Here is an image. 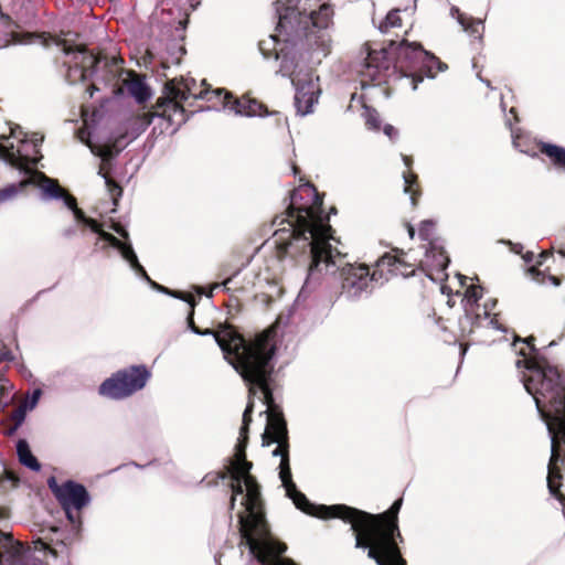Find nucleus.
<instances>
[{
	"mask_svg": "<svg viewBox=\"0 0 565 565\" xmlns=\"http://www.w3.org/2000/svg\"><path fill=\"white\" fill-rule=\"evenodd\" d=\"M353 532L355 533V548L367 550V557L373 561H376L381 555H383L374 539L366 536L361 527Z\"/></svg>",
	"mask_w": 565,
	"mask_h": 565,
	"instance_id": "cd10ccee",
	"label": "nucleus"
},
{
	"mask_svg": "<svg viewBox=\"0 0 565 565\" xmlns=\"http://www.w3.org/2000/svg\"><path fill=\"white\" fill-rule=\"evenodd\" d=\"M377 547L391 565H407L406 561L402 557L397 542L392 541L390 534L384 533L380 535L377 540Z\"/></svg>",
	"mask_w": 565,
	"mask_h": 565,
	"instance_id": "4be33fe9",
	"label": "nucleus"
},
{
	"mask_svg": "<svg viewBox=\"0 0 565 565\" xmlns=\"http://www.w3.org/2000/svg\"><path fill=\"white\" fill-rule=\"evenodd\" d=\"M0 565H46L22 543L13 540L10 532L0 531Z\"/></svg>",
	"mask_w": 565,
	"mask_h": 565,
	"instance_id": "f8f14e48",
	"label": "nucleus"
},
{
	"mask_svg": "<svg viewBox=\"0 0 565 565\" xmlns=\"http://www.w3.org/2000/svg\"><path fill=\"white\" fill-rule=\"evenodd\" d=\"M375 267L377 270H383V277L380 279L382 285L392 278H408L415 273L412 265L391 253L382 255L375 262Z\"/></svg>",
	"mask_w": 565,
	"mask_h": 565,
	"instance_id": "f3484780",
	"label": "nucleus"
},
{
	"mask_svg": "<svg viewBox=\"0 0 565 565\" xmlns=\"http://www.w3.org/2000/svg\"><path fill=\"white\" fill-rule=\"evenodd\" d=\"M332 13L333 12L328 4H321L319 7L318 11H316V10H310L309 12L307 11V15H310V18H311L310 19L311 26L320 29V30L328 28V24H329V21L331 20Z\"/></svg>",
	"mask_w": 565,
	"mask_h": 565,
	"instance_id": "2f4dec72",
	"label": "nucleus"
},
{
	"mask_svg": "<svg viewBox=\"0 0 565 565\" xmlns=\"http://www.w3.org/2000/svg\"><path fill=\"white\" fill-rule=\"evenodd\" d=\"M93 135H94V131H88L85 129H81L78 131L79 140L90 149L92 153L102 158L104 161L109 160L113 157L111 147L107 146V145L98 146V145L94 143L93 139H92Z\"/></svg>",
	"mask_w": 565,
	"mask_h": 565,
	"instance_id": "a878e982",
	"label": "nucleus"
},
{
	"mask_svg": "<svg viewBox=\"0 0 565 565\" xmlns=\"http://www.w3.org/2000/svg\"><path fill=\"white\" fill-rule=\"evenodd\" d=\"M14 360V355L10 350L0 351V362H11Z\"/></svg>",
	"mask_w": 565,
	"mask_h": 565,
	"instance_id": "680f3d73",
	"label": "nucleus"
},
{
	"mask_svg": "<svg viewBox=\"0 0 565 565\" xmlns=\"http://www.w3.org/2000/svg\"><path fill=\"white\" fill-rule=\"evenodd\" d=\"M217 334L228 345L231 355L225 360L244 380L245 383L264 384L266 377L271 376V363L276 347L267 338H259L247 342L230 324H218Z\"/></svg>",
	"mask_w": 565,
	"mask_h": 565,
	"instance_id": "7ed1b4c3",
	"label": "nucleus"
},
{
	"mask_svg": "<svg viewBox=\"0 0 565 565\" xmlns=\"http://www.w3.org/2000/svg\"><path fill=\"white\" fill-rule=\"evenodd\" d=\"M297 0H276L274 2L275 14L278 19L275 34L271 41L290 49H302L308 39L310 15H307V7L296 3Z\"/></svg>",
	"mask_w": 565,
	"mask_h": 565,
	"instance_id": "423d86ee",
	"label": "nucleus"
},
{
	"mask_svg": "<svg viewBox=\"0 0 565 565\" xmlns=\"http://www.w3.org/2000/svg\"><path fill=\"white\" fill-rule=\"evenodd\" d=\"M561 480H562V475H561L559 470L556 468L550 467L548 476H547V483H548L550 491L553 494H557L559 492Z\"/></svg>",
	"mask_w": 565,
	"mask_h": 565,
	"instance_id": "58836bf2",
	"label": "nucleus"
},
{
	"mask_svg": "<svg viewBox=\"0 0 565 565\" xmlns=\"http://www.w3.org/2000/svg\"><path fill=\"white\" fill-rule=\"evenodd\" d=\"M111 228L121 237L128 238L129 234L128 232L120 225V224H114Z\"/></svg>",
	"mask_w": 565,
	"mask_h": 565,
	"instance_id": "0e129e2a",
	"label": "nucleus"
},
{
	"mask_svg": "<svg viewBox=\"0 0 565 565\" xmlns=\"http://www.w3.org/2000/svg\"><path fill=\"white\" fill-rule=\"evenodd\" d=\"M274 444L276 445V448L271 451V456L280 458L279 479L286 491V497H288L294 502L298 510L319 519L320 508L323 504H316L310 502L306 494L297 489V486L292 480L289 463V439L273 441V445Z\"/></svg>",
	"mask_w": 565,
	"mask_h": 565,
	"instance_id": "9b49d317",
	"label": "nucleus"
},
{
	"mask_svg": "<svg viewBox=\"0 0 565 565\" xmlns=\"http://www.w3.org/2000/svg\"><path fill=\"white\" fill-rule=\"evenodd\" d=\"M58 201H62L64 206L71 210L72 212L78 207L76 199L73 195L67 194L65 192L63 193V199H60Z\"/></svg>",
	"mask_w": 565,
	"mask_h": 565,
	"instance_id": "864d4df0",
	"label": "nucleus"
},
{
	"mask_svg": "<svg viewBox=\"0 0 565 565\" xmlns=\"http://www.w3.org/2000/svg\"><path fill=\"white\" fill-rule=\"evenodd\" d=\"M483 319L484 321H487V326H491L492 328L497 329V330H503V327L502 324L499 322V318L497 315H493V317L490 318V315L487 312V310L483 311Z\"/></svg>",
	"mask_w": 565,
	"mask_h": 565,
	"instance_id": "5fc2aeb1",
	"label": "nucleus"
},
{
	"mask_svg": "<svg viewBox=\"0 0 565 565\" xmlns=\"http://www.w3.org/2000/svg\"><path fill=\"white\" fill-rule=\"evenodd\" d=\"M15 450L19 462L23 467L34 472H39L41 470L42 466L38 458L32 454L26 439H19L15 445Z\"/></svg>",
	"mask_w": 565,
	"mask_h": 565,
	"instance_id": "b1692460",
	"label": "nucleus"
},
{
	"mask_svg": "<svg viewBox=\"0 0 565 565\" xmlns=\"http://www.w3.org/2000/svg\"><path fill=\"white\" fill-rule=\"evenodd\" d=\"M285 552H281V553H274V552H269V551H266L265 548H263L262 546H259L255 554H250L253 557L256 558L257 562H259L262 565H270V562H269V556H279L281 554H284Z\"/></svg>",
	"mask_w": 565,
	"mask_h": 565,
	"instance_id": "37998d69",
	"label": "nucleus"
},
{
	"mask_svg": "<svg viewBox=\"0 0 565 565\" xmlns=\"http://www.w3.org/2000/svg\"><path fill=\"white\" fill-rule=\"evenodd\" d=\"M98 235L102 239L108 242L111 247L119 250L121 257L129 264L131 270L135 273H143V267L139 263L138 256L130 243H122L116 236L105 231H102Z\"/></svg>",
	"mask_w": 565,
	"mask_h": 565,
	"instance_id": "412c9836",
	"label": "nucleus"
},
{
	"mask_svg": "<svg viewBox=\"0 0 565 565\" xmlns=\"http://www.w3.org/2000/svg\"><path fill=\"white\" fill-rule=\"evenodd\" d=\"M56 45L62 46V52L64 55H73L74 60H78V52L76 51L77 45H72L66 40H60L56 42Z\"/></svg>",
	"mask_w": 565,
	"mask_h": 565,
	"instance_id": "c03bdc74",
	"label": "nucleus"
},
{
	"mask_svg": "<svg viewBox=\"0 0 565 565\" xmlns=\"http://www.w3.org/2000/svg\"><path fill=\"white\" fill-rule=\"evenodd\" d=\"M186 327L188 330L195 335H198V333H201V329L198 328L194 323V308H191L190 312L186 316Z\"/></svg>",
	"mask_w": 565,
	"mask_h": 565,
	"instance_id": "603ef678",
	"label": "nucleus"
},
{
	"mask_svg": "<svg viewBox=\"0 0 565 565\" xmlns=\"http://www.w3.org/2000/svg\"><path fill=\"white\" fill-rule=\"evenodd\" d=\"M126 87L130 96L138 104H142L150 99L151 97V88L147 84L145 77H138L126 82Z\"/></svg>",
	"mask_w": 565,
	"mask_h": 565,
	"instance_id": "393cba45",
	"label": "nucleus"
},
{
	"mask_svg": "<svg viewBox=\"0 0 565 565\" xmlns=\"http://www.w3.org/2000/svg\"><path fill=\"white\" fill-rule=\"evenodd\" d=\"M364 109L365 122L369 126V128L373 130H379L381 125L379 113L375 109L369 107H364Z\"/></svg>",
	"mask_w": 565,
	"mask_h": 565,
	"instance_id": "a19ab883",
	"label": "nucleus"
},
{
	"mask_svg": "<svg viewBox=\"0 0 565 565\" xmlns=\"http://www.w3.org/2000/svg\"><path fill=\"white\" fill-rule=\"evenodd\" d=\"M41 396L42 390L34 388L31 394L26 395L25 399L21 403V405L24 406L26 411H32L39 404Z\"/></svg>",
	"mask_w": 565,
	"mask_h": 565,
	"instance_id": "79ce46f5",
	"label": "nucleus"
},
{
	"mask_svg": "<svg viewBox=\"0 0 565 565\" xmlns=\"http://www.w3.org/2000/svg\"><path fill=\"white\" fill-rule=\"evenodd\" d=\"M199 337H213L215 343L220 348V350L223 352L224 360H228V355H231V351L228 350V345L224 343V341L221 339V335L216 333V331H213L211 329H201V333H198Z\"/></svg>",
	"mask_w": 565,
	"mask_h": 565,
	"instance_id": "e433bc0d",
	"label": "nucleus"
},
{
	"mask_svg": "<svg viewBox=\"0 0 565 565\" xmlns=\"http://www.w3.org/2000/svg\"><path fill=\"white\" fill-rule=\"evenodd\" d=\"M429 63L435 64L438 72H445L448 68L446 63L439 61L433 53L428 52V56H426L423 67L426 70V77L430 79H434L435 75L431 74V66Z\"/></svg>",
	"mask_w": 565,
	"mask_h": 565,
	"instance_id": "f704fd0d",
	"label": "nucleus"
},
{
	"mask_svg": "<svg viewBox=\"0 0 565 565\" xmlns=\"http://www.w3.org/2000/svg\"><path fill=\"white\" fill-rule=\"evenodd\" d=\"M418 236L422 241L426 242L424 245L439 242L437 238H435V224L430 220H424L420 222L418 227Z\"/></svg>",
	"mask_w": 565,
	"mask_h": 565,
	"instance_id": "72a5a7b5",
	"label": "nucleus"
},
{
	"mask_svg": "<svg viewBox=\"0 0 565 565\" xmlns=\"http://www.w3.org/2000/svg\"><path fill=\"white\" fill-rule=\"evenodd\" d=\"M18 183H10L0 189V204L14 199L20 194L26 186L33 184L34 180L29 175Z\"/></svg>",
	"mask_w": 565,
	"mask_h": 565,
	"instance_id": "7c9ffc66",
	"label": "nucleus"
},
{
	"mask_svg": "<svg viewBox=\"0 0 565 565\" xmlns=\"http://www.w3.org/2000/svg\"><path fill=\"white\" fill-rule=\"evenodd\" d=\"M76 51L78 52V58L81 57V64L83 66L82 81L86 79V66L90 70V76L97 73V65L99 63V58L94 54L88 52L85 45H77Z\"/></svg>",
	"mask_w": 565,
	"mask_h": 565,
	"instance_id": "c756f323",
	"label": "nucleus"
},
{
	"mask_svg": "<svg viewBox=\"0 0 565 565\" xmlns=\"http://www.w3.org/2000/svg\"><path fill=\"white\" fill-rule=\"evenodd\" d=\"M402 178H403V181H404V183H405V186H404V189H403V192H404L405 194H409V202H411V204H412L413 206H415L416 202H415L414 195H413V193H412V191H411V185H412V183H413V179H415L416 177H415V175L409 177V175H407V174L404 172V173L402 174Z\"/></svg>",
	"mask_w": 565,
	"mask_h": 565,
	"instance_id": "de8ad7c7",
	"label": "nucleus"
},
{
	"mask_svg": "<svg viewBox=\"0 0 565 565\" xmlns=\"http://www.w3.org/2000/svg\"><path fill=\"white\" fill-rule=\"evenodd\" d=\"M523 341L529 345L531 352L534 353L532 356H540L539 354H536L537 350L534 344L535 338L533 335L527 337Z\"/></svg>",
	"mask_w": 565,
	"mask_h": 565,
	"instance_id": "e2e57ef3",
	"label": "nucleus"
},
{
	"mask_svg": "<svg viewBox=\"0 0 565 565\" xmlns=\"http://www.w3.org/2000/svg\"><path fill=\"white\" fill-rule=\"evenodd\" d=\"M300 49H290V46L282 45L279 51L275 53L276 58H280V67L276 75L290 78L291 85H295L296 79L312 78L310 74H302L303 68L297 62V53Z\"/></svg>",
	"mask_w": 565,
	"mask_h": 565,
	"instance_id": "dca6fc26",
	"label": "nucleus"
},
{
	"mask_svg": "<svg viewBox=\"0 0 565 565\" xmlns=\"http://www.w3.org/2000/svg\"><path fill=\"white\" fill-rule=\"evenodd\" d=\"M151 377L145 364L129 365L114 372L98 387V394L111 401H119L142 390Z\"/></svg>",
	"mask_w": 565,
	"mask_h": 565,
	"instance_id": "1a4fd4ad",
	"label": "nucleus"
},
{
	"mask_svg": "<svg viewBox=\"0 0 565 565\" xmlns=\"http://www.w3.org/2000/svg\"><path fill=\"white\" fill-rule=\"evenodd\" d=\"M26 412L28 411L25 407L20 404L19 407L12 413L11 418L18 425H22L25 420Z\"/></svg>",
	"mask_w": 565,
	"mask_h": 565,
	"instance_id": "8fccbe9b",
	"label": "nucleus"
},
{
	"mask_svg": "<svg viewBox=\"0 0 565 565\" xmlns=\"http://www.w3.org/2000/svg\"><path fill=\"white\" fill-rule=\"evenodd\" d=\"M402 499L393 502L387 512L392 519L388 521L385 529H382L380 518H383L386 514L375 515L345 504L322 505L320 508L319 519H340L343 522L351 524V531H358L361 526L365 535L374 539L376 544L380 535L384 533L390 534L392 541H396V537H398L402 542L403 539L397 525V514L402 508Z\"/></svg>",
	"mask_w": 565,
	"mask_h": 565,
	"instance_id": "39448f33",
	"label": "nucleus"
},
{
	"mask_svg": "<svg viewBox=\"0 0 565 565\" xmlns=\"http://www.w3.org/2000/svg\"><path fill=\"white\" fill-rule=\"evenodd\" d=\"M98 175H100L105 180V184L108 189L109 194L111 195L113 204L117 205L119 198L122 195L121 186L114 182L110 178L105 175L102 171H98Z\"/></svg>",
	"mask_w": 565,
	"mask_h": 565,
	"instance_id": "c9c22d12",
	"label": "nucleus"
},
{
	"mask_svg": "<svg viewBox=\"0 0 565 565\" xmlns=\"http://www.w3.org/2000/svg\"><path fill=\"white\" fill-rule=\"evenodd\" d=\"M300 199L299 193L294 190L290 194V205L287 207L286 215L276 217V221H279V224L288 223L289 228H280L276 231L275 235L277 236L276 243L278 248L286 256H295L299 252L308 253L309 247L303 245V243L299 242L294 247L291 244L296 242L298 236H309L308 232H305V223H307V217L302 214H306L312 223L323 222L329 224V220L323 218L321 215H316L315 212L310 207H296L297 200Z\"/></svg>",
	"mask_w": 565,
	"mask_h": 565,
	"instance_id": "0eeeda50",
	"label": "nucleus"
},
{
	"mask_svg": "<svg viewBox=\"0 0 565 565\" xmlns=\"http://www.w3.org/2000/svg\"><path fill=\"white\" fill-rule=\"evenodd\" d=\"M164 90H166L167 94H169L170 98L173 102L175 99L188 100L190 95H191L189 90H183V89L177 87L172 82H169L164 86Z\"/></svg>",
	"mask_w": 565,
	"mask_h": 565,
	"instance_id": "ea45409f",
	"label": "nucleus"
},
{
	"mask_svg": "<svg viewBox=\"0 0 565 565\" xmlns=\"http://www.w3.org/2000/svg\"><path fill=\"white\" fill-rule=\"evenodd\" d=\"M172 113L177 114V113H181V114H184L185 113V109L184 107L181 105V104H178L172 100V104L169 108Z\"/></svg>",
	"mask_w": 565,
	"mask_h": 565,
	"instance_id": "774afa93",
	"label": "nucleus"
},
{
	"mask_svg": "<svg viewBox=\"0 0 565 565\" xmlns=\"http://www.w3.org/2000/svg\"><path fill=\"white\" fill-rule=\"evenodd\" d=\"M399 10H392L390 11L383 23L380 24L379 30L381 32H387L388 29L399 26L401 25V19L398 17Z\"/></svg>",
	"mask_w": 565,
	"mask_h": 565,
	"instance_id": "4c0bfd02",
	"label": "nucleus"
},
{
	"mask_svg": "<svg viewBox=\"0 0 565 565\" xmlns=\"http://www.w3.org/2000/svg\"><path fill=\"white\" fill-rule=\"evenodd\" d=\"M515 147L520 148L522 152L530 153L532 157L540 154L545 156L548 162L559 171H565V148L558 145L534 141V145L530 148L522 147V138L516 137L514 139Z\"/></svg>",
	"mask_w": 565,
	"mask_h": 565,
	"instance_id": "2eb2a0df",
	"label": "nucleus"
},
{
	"mask_svg": "<svg viewBox=\"0 0 565 565\" xmlns=\"http://www.w3.org/2000/svg\"><path fill=\"white\" fill-rule=\"evenodd\" d=\"M423 249L424 256L420 259V265L423 267L437 273H443L448 267L449 257L444 250L440 242L423 245Z\"/></svg>",
	"mask_w": 565,
	"mask_h": 565,
	"instance_id": "aec40b11",
	"label": "nucleus"
},
{
	"mask_svg": "<svg viewBox=\"0 0 565 565\" xmlns=\"http://www.w3.org/2000/svg\"><path fill=\"white\" fill-rule=\"evenodd\" d=\"M523 362L531 372L523 381L525 390L534 397L540 412L548 406L546 415L559 433L565 426V377L545 356H531Z\"/></svg>",
	"mask_w": 565,
	"mask_h": 565,
	"instance_id": "20e7f679",
	"label": "nucleus"
},
{
	"mask_svg": "<svg viewBox=\"0 0 565 565\" xmlns=\"http://www.w3.org/2000/svg\"><path fill=\"white\" fill-rule=\"evenodd\" d=\"M216 95H224L227 102L225 103V107L230 110L234 111L236 116L242 117H268L271 114L264 109V106L256 102L255 99H234L231 102L232 95L226 89L220 88L215 92Z\"/></svg>",
	"mask_w": 565,
	"mask_h": 565,
	"instance_id": "a211bd4d",
	"label": "nucleus"
},
{
	"mask_svg": "<svg viewBox=\"0 0 565 565\" xmlns=\"http://www.w3.org/2000/svg\"><path fill=\"white\" fill-rule=\"evenodd\" d=\"M294 104L297 115L305 117L312 113L313 105L318 102L321 93L320 88L313 82V78L295 81Z\"/></svg>",
	"mask_w": 565,
	"mask_h": 565,
	"instance_id": "4468645a",
	"label": "nucleus"
},
{
	"mask_svg": "<svg viewBox=\"0 0 565 565\" xmlns=\"http://www.w3.org/2000/svg\"><path fill=\"white\" fill-rule=\"evenodd\" d=\"M552 255H553V253H552V252H550V250H543V252L539 255V259H537V262H536V265H534V266H532V267L530 268V273H531V274H539V269H537V267L542 266V265H543V263H544V260H545L547 257L552 256Z\"/></svg>",
	"mask_w": 565,
	"mask_h": 565,
	"instance_id": "6e6d98bb",
	"label": "nucleus"
},
{
	"mask_svg": "<svg viewBox=\"0 0 565 565\" xmlns=\"http://www.w3.org/2000/svg\"><path fill=\"white\" fill-rule=\"evenodd\" d=\"M171 104L172 99L170 98L169 94H167L164 97L158 98L156 102V107L164 108V110L162 113L154 111L146 114L145 128L148 127L156 117L164 119L167 118L169 121H171V114L167 115V109L170 108Z\"/></svg>",
	"mask_w": 565,
	"mask_h": 565,
	"instance_id": "473e14b6",
	"label": "nucleus"
},
{
	"mask_svg": "<svg viewBox=\"0 0 565 565\" xmlns=\"http://www.w3.org/2000/svg\"><path fill=\"white\" fill-rule=\"evenodd\" d=\"M136 274L139 275L146 281H148V284L158 292L167 295L174 299L181 300L183 302H186L190 306V308H195L196 301L193 298H191L180 291L171 290L164 286L157 284L156 281L151 280V278L148 276V274L146 273L145 269H143V273H136Z\"/></svg>",
	"mask_w": 565,
	"mask_h": 565,
	"instance_id": "bb28decb",
	"label": "nucleus"
},
{
	"mask_svg": "<svg viewBox=\"0 0 565 565\" xmlns=\"http://www.w3.org/2000/svg\"><path fill=\"white\" fill-rule=\"evenodd\" d=\"M87 227H89L94 233L99 234L103 230L100 224L94 218L88 217L85 224Z\"/></svg>",
	"mask_w": 565,
	"mask_h": 565,
	"instance_id": "4d7b16f0",
	"label": "nucleus"
},
{
	"mask_svg": "<svg viewBox=\"0 0 565 565\" xmlns=\"http://www.w3.org/2000/svg\"><path fill=\"white\" fill-rule=\"evenodd\" d=\"M253 411L254 403L249 399L243 413V424L239 429L235 454L231 460L227 472L223 475L221 479H225L227 476L231 477L232 482L230 488L232 495H235L236 499L238 495L244 494L241 502L243 510L237 512L242 539L241 545L246 546L249 554H255L259 546L269 552L281 553L287 551V546L285 543L274 539L269 533L263 511L260 486L256 478L250 475L253 463L246 459V447Z\"/></svg>",
	"mask_w": 565,
	"mask_h": 565,
	"instance_id": "f257e3e1",
	"label": "nucleus"
},
{
	"mask_svg": "<svg viewBox=\"0 0 565 565\" xmlns=\"http://www.w3.org/2000/svg\"><path fill=\"white\" fill-rule=\"evenodd\" d=\"M302 215L308 217L306 214ZM306 222L303 230L309 236H298L291 247L299 242L309 247L308 275L323 269L330 274L340 271L342 295L348 300L356 301L364 294L367 295L371 282L382 279L383 270L375 269L371 274L366 265L343 263L341 252L330 244V239H333L331 225L323 222L312 223L309 218Z\"/></svg>",
	"mask_w": 565,
	"mask_h": 565,
	"instance_id": "f03ea898",
	"label": "nucleus"
},
{
	"mask_svg": "<svg viewBox=\"0 0 565 565\" xmlns=\"http://www.w3.org/2000/svg\"><path fill=\"white\" fill-rule=\"evenodd\" d=\"M39 545L40 548L44 552H47V554H50V556L53 559H57L61 556V553H63V551L65 550V545L63 543H61V551H58L56 547L50 546L49 544L42 541L39 542Z\"/></svg>",
	"mask_w": 565,
	"mask_h": 565,
	"instance_id": "a18cd8bd",
	"label": "nucleus"
},
{
	"mask_svg": "<svg viewBox=\"0 0 565 565\" xmlns=\"http://www.w3.org/2000/svg\"><path fill=\"white\" fill-rule=\"evenodd\" d=\"M460 23L461 29L473 39V42L478 41V43L480 44L484 32L483 21L481 19H473L461 13Z\"/></svg>",
	"mask_w": 565,
	"mask_h": 565,
	"instance_id": "c85d7f7f",
	"label": "nucleus"
},
{
	"mask_svg": "<svg viewBox=\"0 0 565 565\" xmlns=\"http://www.w3.org/2000/svg\"><path fill=\"white\" fill-rule=\"evenodd\" d=\"M33 38H38V35L32 34V33H23V34L11 33V39L14 44H20V45L29 44Z\"/></svg>",
	"mask_w": 565,
	"mask_h": 565,
	"instance_id": "49530a36",
	"label": "nucleus"
},
{
	"mask_svg": "<svg viewBox=\"0 0 565 565\" xmlns=\"http://www.w3.org/2000/svg\"><path fill=\"white\" fill-rule=\"evenodd\" d=\"M3 472L6 475V478L11 481V482H14V483H18L19 482V478L18 476L13 472V471H10V470H7L4 467H3Z\"/></svg>",
	"mask_w": 565,
	"mask_h": 565,
	"instance_id": "338daca9",
	"label": "nucleus"
},
{
	"mask_svg": "<svg viewBox=\"0 0 565 565\" xmlns=\"http://www.w3.org/2000/svg\"><path fill=\"white\" fill-rule=\"evenodd\" d=\"M47 486H49V489L52 491V493L55 495V498L58 501L61 495H62V493H63L64 483L62 486H60L57 483V481H56V478L55 477H51L47 480Z\"/></svg>",
	"mask_w": 565,
	"mask_h": 565,
	"instance_id": "09e8293b",
	"label": "nucleus"
},
{
	"mask_svg": "<svg viewBox=\"0 0 565 565\" xmlns=\"http://www.w3.org/2000/svg\"><path fill=\"white\" fill-rule=\"evenodd\" d=\"M271 376L266 377L264 384L247 383L249 386V397L256 396L260 393L259 398L266 405V409L260 414H266V426L262 434V446L269 447L273 441L289 439L287 423L284 418L282 411L274 403V395L269 387V380Z\"/></svg>",
	"mask_w": 565,
	"mask_h": 565,
	"instance_id": "9d476101",
	"label": "nucleus"
},
{
	"mask_svg": "<svg viewBox=\"0 0 565 565\" xmlns=\"http://www.w3.org/2000/svg\"><path fill=\"white\" fill-rule=\"evenodd\" d=\"M0 159L8 166L17 169L20 173L29 175L33 179L36 177L40 181L41 200L43 202L58 201L63 199L64 190L58 182L49 178L43 172H39L32 168L38 163L36 159H31L23 154L20 148L15 147L9 137H4L0 142Z\"/></svg>",
	"mask_w": 565,
	"mask_h": 565,
	"instance_id": "6e6552de",
	"label": "nucleus"
},
{
	"mask_svg": "<svg viewBox=\"0 0 565 565\" xmlns=\"http://www.w3.org/2000/svg\"><path fill=\"white\" fill-rule=\"evenodd\" d=\"M428 56V51H426L419 43L416 42H407L403 40L399 42L397 47V64L401 67L399 78L411 79L412 89L416 90L418 84L423 82V76L417 75L416 73H407L404 70L406 63L411 64H420L422 66L425 63V58Z\"/></svg>",
	"mask_w": 565,
	"mask_h": 565,
	"instance_id": "ddd939ff",
	"label": "nucleus"
},
{
	"mask_svg": "<svg viewBox=\"0 0 565 565\" xmlns=\"http://www.w3.org/2000/svg\"><path fill=\"white\" fill-rule=\"evenodd\" d=\"M303 186L308 188L309 190H311L313 192V194H315V205L317 207H321L322 199L319 198V194H318L316 188L312 184H310V183H307Z\"/></svg>",
	"mask_w": 565,
	"mask_h": 565,
	"instance_id": "bf43d9fd",
	"label": "nucleus"
},
{
	"mask_svg": "<svg viewBox=\"0 0 565 565\" xmlns=\"http://www.w3.org/2000/svg\"><path fill=\"white\" fill-rule=\"evenodd\" d=\"M468 277L461 274V288L466 287V290L463 292V297L461 298V302L466 301V316L467 318H470V311L473 310V306H478L479 299H481L483 294V288L481 285H467Z\"/></svg>",
	"mask_w": 565,
	"mask_h": 565,
	"instance_id": "5701e85b",
	"label": "nucleus"
},
{
	"mask_svg": "<svg viewBox=\"0 0 565 565\" xmlns=\"http://www.w3.org/2000/svg\"><path fill=\"white\" fill-rule=\"evenodd\" d=\"M65 514H66V518L67 520L73 524V525H77V526H81L82 525V519L79 515H75L74 511L75 510L74 508L72 507H62Z\"/></svg>",
	"mask_w": 565,
	"mask_h": 565,
	"instance_id": "3c124183",
	"label": "nucleus"
},
{
	"mask_svg": "<svg viewBox=\"0 0 565 565\" xmlns=\"http://www.w3.org/2000/svg\"><path fill=\"white\" fill-rule=\"evenodd\" d=\"M58 502L62 507H72L76 511H81L90 504L92 495L84 484L74 480H66Z\"/></svg>",
	"mask_w": 565,
	"mask_h": 565,
	"instance_id": "6ab92c4d",
	"label": "nucleus"
},
{
	"mask_svg": "<svg viewBox=\"0 0 565 565\" xmlns=\"http://www.w3.org/2000/svg\"><path fill=\"white\" fill-rule=\"evenodd\" d=\"M62 234L65 238L71 239L76 235V230L74 226H70L67 228H64Z\"/></svg>",
	"mask_w": 565,
	"mask_h": 565,
	"instance_id": "69168bd1",
	"label": "nucleus"
},
{
	"mask_svg": "<svg viewBox=\"0 0 565 565\" xmlns=\"http://www.w3.org/2000/svg\"><path fill=\"white\" fill-rule=\"evenodd\" d=\"M73 214H74L75 220L83 224H85V222L88 218V216H86L85 213L78 207L75 211H73Z\"/></svg>",
	"mask_w": 565,
	"mask_h": 565,
	"instance_id": "052dcab7",
	"label": "nucleus"
},
{
	"mask_svg": "<svg viewBox=\"0 0 565 565\" xmlns=\"http://www.w3.org/2000/svg\"><path fill=\"white\" fill-rule=\"evenodd\" d=\"M275 557L276 558L273 562H270V565H298L291 558H279L278 556Z\"/></svg>",
	"mask_w": 565,
	"mask_h": 565,
	"instance_id": "13d9d810",
	"label": "nucleus"
}]
</instances>
